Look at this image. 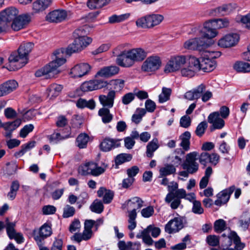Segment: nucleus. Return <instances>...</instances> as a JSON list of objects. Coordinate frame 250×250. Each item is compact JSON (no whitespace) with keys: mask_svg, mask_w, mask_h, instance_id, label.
Returning <instances> with one entry per match:
<instances>
[{"mask_svg":"<svg viewBox=\"0 0 250 250\" xmlns=\"http://www.w3.org/2000/svg\"><path fill=\"white\" fill-rule=\"evenodd\" d=\"M88 26L85 25L75 30L73 32L75 40L64 50V54L70 56L72 53L81 51L92 42V39L86 36L88 31Z\"/></svg>","mask_w":250,"mask_h":250,"instance_id":"nucleus-1","label":"nucleus"},{"mask_svg":"<svg viewBox=\"0 0 250 250\" xmlns=\"http://www.w3.org/2000/svg\"><path fill=\"white\" fill-rule=\"evenodd\" d=\"M64 50L58 49L54 52L56 58L42 69L37 71L35 73L36 77H39L44 75H48L49 77H54L58 74L60 71L58 67L66 62V59L63 57Z\"/></svg>","mask_w":250,"mask_h":250,"instance_id":"nucleus-2","label":"nucleus"},{"mask_svg":"<svg viewBox=\"0 0 250 250\" xmlns=\"http://www.w3.org/2000/svg\"><path fill=\"white\" fill-rule=\"evenodd\" d=\"M229 25V21L226 18L211 20L205 22L201 31V35L208 39L214 38L217 34L216 28L227 27Z\"/></svg>","mask_w":250,"mask_h":250,"instance_id":"nucleus-3","label":"nucleus"},{"mask_svg":"<svg viewBox=\"0 0 250 250\" xmlns=\"http://www.w3.org/2000/svg\"><path fill=\"white\" fill-rule=\"evenodd\" d=\"M33 46L34 44L32 42L21 44L18 50V52H12L9 57V62H16L21 61V65L20 67L24 66L27 62L28 54L32 50Z\"/></svg>","mask_w":250,"mask_h":250,"instance_id":"nucleus-4","label":"nucleus"},{"mask_svg":"<svg viewBox=\"0 0 250 250\" xmlns=\"http://www.w3.org/2000/svg\"><path fill=\"white\" fill-rule=\"evenodd\" d=\"M201 30L202 29L199 30L198 34L199 37L190 39L184 42V48L191 50L202 51L208 47V44L205 39H208L201 35Z\"/></svg>","mask_w":250,"mask_h":250,"instance_id":"nucleus-5","label":"nucleus"},{"mask_svg":"<svg viewBox=\"0 0 250 250\" xmlns=\"http://www.w3.org/2000/svg\"><path fill=\"white\" fill-rule=\"evenodd\" d=\"M197 153L195 151L187 154L186 160L182 165L183 168L187 170L190 174L196 172L199 168V165L196 162Z\"/></svg>","mask_w":250,"mask_h":250,"instance_id":"nucleus-6","label":"nucleus"},{"mask_svg":"<svg viewBox=\"0 0 250 250\" xmlns=\"http://www.w3.org/2000/svg\"><path fill=\"white\" fill-rule=\"evenodd\" d=\"M185 56H177L172 57L166 64L165 68L166 73H170L179 70L186 62Z\"/></svg>","mask_w":250,"mask_h":250,"instance_id":"nucleus-7","label":"nucleus"},{"mask_svg":"<svg viewBox=\"0 0 250 250\" xmlns=\"http://www.w3.org/2000/svg\"><path fill=\"white\" fill-rule=\"evenodd\" d=\"M185 218L178 215L169 221L165 226V231L169 234L178 232L184 226Z\"/></svg>","mask_w":250,"mask_h":250,"instance_id":"nucleus-8","label":"nucleus"},{"mask_svg":"<svg viewBox=\"0 0 250 250\" xmlns=\"http://www.w3.org/2000/svg\"><path fill=\"white\" fill-rule=\"evenodd\" d=\"M161 62L157 56L148 57L142 65V70L144 72H153L158 69L161 65Z\"/></svg>","mask_w":250,"mask_h":250,"instance_id":"nucleus-9","label":"nucleus"},{"mask_svg":"<svg viewBox=\"0 0 250 250\" xmlns=\"http://www.w3.org/2000/svg\"><path fill=\"white\" fill-rule=\"evenodd\" d=\"M52 234V229L47 224H43L39 229V231L34 234V238L38 246L40 247L43 245V240L50 236Z\"/></svg>","mask_w":250,"mask_h":250,"instance_id":"nucleus-10","label":"nucleus"},{"mask_svg":"<svg viewBox=\"0 0 250 250\" xmlns=\"http://www.w3.org/2000/svg\"><path fill=\"white\" fill-rule=\"evenodd\" d=\"M108 84L107 81L95 80L85 82L82 83L81 89L83 92L93 91L106 87Z\"/></svg>","mask_w":250,"mask_h":250,"instance_id":"nucleus-11","label":"nucleus"},{"mask_svg":"<svg viewBox=\"0 0 250 250\" xmlns=\"http://www.w3.org/2000/svg\"><path fill=\"white\" fill-rule=\"evenodd\" d=\"M208 122L212 124L210 127V131L215 129H221L225 125V121L220 117L219 112H214L209 115L208 118Z\"/></svg>","mask_w":250,"mask_h":250,"instance_id":"nucleus-12","label":"nucleus"},{"mask_svg":"<svg viewBox=\"0 0 250 250\" xmlns=\"http://www.w3.org/2000/svg\"><path fill=\"white\" fill-rule=\"evenodd\" d=\"M239 40V35L237 34H227L218 41L219 46L223 48L230 47L235 45Z\"/></svg>","mask_w":250,"mask_h":250,"instance_id":"nucleus-13","label":"nucleus"},{"mask_svg":"<svg viewBox=\"0 0 250 250\" xmlns=\"http://www.w3.org/2000/svg\"><path fill=\"white\" fill-rule=\"evenodd\" d=\"M18 14V10L14 7L8 8L0 13V21L2 24L7 25V22L13 21Z\"/></svg>","mask_w":250,"mask_h":250,"instance_id":"nucleus-14","label":"nucleus"},{"mask_svg":"<svg viewBox=\"0 0 250 250\" xmlns=\"http://www.w3.org/2000/svg\"><path fill=\"white\" fill-rule=\"evenodd\" d=\"M30 21V17L27 15H21L16 17L12 21L11 28L14 31H19L26 27Z\"/></svg>","mask_w":250,"mask_h":250,"instance_id":"nucleus-15","label":"nucleus"},{"mask_svg":"<svg viewBox=\"0 0 250 250\" xmlns=\"http://www.w3.org/2000/svg\"><path fill=\"white\" fill-rule=\"evenodd\" d=\"M91 68V66L88 63H81L75 65L71 69V73L74 78H80L88 74Z\"/></svg>","mask_w":250,"mask_h":250,"instance_id":"nucleus-16","label":"nucleus"},{"mask_svg":"<svg viewBox=\"0 0 250 250\" xmlns=\"http://www.w3.org/2000/svg\"><path fill=\"white\" fill-rule=\"evenodd\" d=\"M234 190L235 187L233 186L219 193L217 195V199L215 201L214 204L218 206H221L222 205L227 203L229 199L230 195Z\"/></svg>","mask_w":250,"mask_h":250,"instance_id":"nucleus-17","label":"nucleus"},{"mask_svg":"<svg viewBox=\"0 0 250 250\" xmlns=\"http://www.w3.org/2000/svg\"><path fill=\"white\" fill-rule=\"evenodd\" d=\"M67 12L63 10H55L50 12L46 17V20L51 22L58 23L65 20Z\"/></svg>","mask_w":250,"mask_h":250,"instance_id":"nucleus-18","label":"nucleus"},{"mask_svg":"<svg viewBox=\"0 0 250 250\" xmlns=\"http://www.w3.org/2000/svg\"><path fill=\"white\" fill-rule=\"evenodd\" d=\"M119 141V140L106 137L101 143L100 145V149L104 152L109 151L120 146Z\"/></svg>","mask_w":250,"mask_h":250,"instance_id":"nucleus-19","label":"nucleus"},{"mask_svg":"<svg viewBox=\"0 0 250 250\" xmlns=\"http://www.w3.org/2000/svg\"><path fill=\"white\" fill-rule=\"evenodd\" d=\"M116 62L119 65L124 67H130L134 65L128 51H123L117 56Z\"/></svg>","mask_w":250,"mask_h":250,"instance_id":"nucleus-20","label":"nucleus"},{"mask_svg":"<svg viewBox=\"0 0 250 250\" xmlns=\"http://www.w3.org/2000/svg\"><path fill=\"white\" fill-rule=\"evenodd\" d=\"M115 96V91L110 90L107 95H100L99 97V101L103 107L110 108L113 106Z\"/></svg>","mask_w":250,"mask_h":250,"instance_id":"nucleus-21","label":"nucleus"},{"mask_svg":"<svg viewBox=\"0 0 250 250\" xmlns=\"http://www.w3.org/2000/svg\"><path fill=\"white\" fill-rule=\"evenodd\" d=\"M143 201L138 197H134L128 201L127 207H132V204L137 203L136 206L135 207V208L132 209V210L129 212V219L135 220L137 217L136 210L140 209L143 207Z\"/></svg>","mask_w":250,"mask_h":250,"instance_id":"nucleus-22","label":"nucleus"},{"mask_svg":"<svg viewBox=\"0 0 250 250\" xmlns=\"http://www.w3.org/2000/svg\"><path fill=\"white\" fill-rule=\"evenodd\" d=\"M120 68L116 65L105 66L101 68L96 74L97 76L102 77L109 78L119 73Z\"/></svg>","mask_w":250,"mask_h":250,"instance_id":"nucleus-23","label":"nucleus"},{"mask_svg":"<svg viewBox=\"0 0 250 250\" xmlns=\"http://www.w3.org/2000/svg\"><path fill=\"white\" fill-rule=\"evenodd\" d=\"M206 86L204 84H201L192 90L187 92L184 95L186 99L192 101L198 99L201 97V94L205 91Z\"/></svg>","mask_w":250,"mask_h":250,"instance_id":"nucleus-24","label":"nucleus"},{"mask_svg":"<svg viewBox=\"0 0 250 250\" xmlns=\"http://www.w3.org/2000/svg\"><path fill=\"white\" fill-rule=\"evenodd\" d=\"M128 52L134 64L135 62L142 61L146 57V52L140 48L131 49Z\"/></svg>","mask_w":250,"mask_h":250,"instance_id":"nucleus-25","label":"nucleus"},{"mask_svg":"<svg viewBox=\"0 0 250 250\" xmlns=\"http://www.w3.org/2000/svg\"><path fill=\"white\" fill-rule=\"evenodd\" d=\"M202 69L204 72H209L213 70L216 65V62L214 60H211L206 57L201 58V64Z\"/></svg>","mask_w":250,"mask_h":250,"instance_id":"nucleus-26","label":"nucleus"},{"mask_svg":"<svg viewBox=\"0 0 250 250\" xmlns=\"http://www.w3.org/2000/svg\"><path fill=\"white\" fill-rule=\"evenodd\" d=\"M52 0H37L33 3V9L36 12L42 11L51 5Z\"/></svg>","mask_w":250,"mask_h":250,"instance_id":"nucleus-27","label":"nucleus"},{"mask_svg":"<svg viewBox=\"0 0 250 250\" xmlns=\"http://www.w3.org/2000/svg\"><path fill=\"white\" fill-rule=\"evenodd\" d=\"M235 232H230L228 235L223 234L221 235L222 240L220 248L223 250H226L231 246L233 242V234Z\"/></svg>","mask_w":250,"mask_h":250,"instance_id":"nucleus-28","label":"nucleus"},{"mask_svg":"<svg viewBox=\"0 0 250 250\" xmlns=\"http://www.w3.org/2000/svg\"><path fill=\"white\" fill-rule=\"evenodd\" d=\"M234 9L232 5L230 3L223 4L221 6L218 7L214 9V11L216 15L224 16L230 13Z\"/></svg>","mask_w":250,"mask_h":250,"instance_id":"nucleus-29","label":"nucleus"},{"mask_svg":"<svg viewBox=\"0 0 250 250\" xmlns=\"http://www.w3.org/2000/svg\"><path fill=\"white\" fill-rule=\"evenodd\" d=\"M98 115L101 117L102 121L104 124L110 123L113 118V116L110 113L109 108L102 107L98 111Z\"/></svg>","mask_w":250,"mask_h":250,"instance_id":"nucleus-30","label":"nucleus"},{"mask_svg":"<svg viewBox=\"0 0 250 250\" xmlns=\"http://www.w3.org/2000/svg\"><path fill=\"white\" fill-rule=\"evenodd\" d=\"M148 28L158 25L163 20V17L159 14L147 15Z\"/></svg>","mask_w":250,"mask_h":250,"instance_id":"nucleus-31","label":"nucleus"},{"mask_svg":"<svg viewBox=\"0 0 250 250\" xmlns=\"http://www.w3.org/2000/svg\"><path fill=\"white\" fill-rule=\"evenodd\" d=\"M190 137L191 134L189 131L185 132L180 136V139L181 140L180 146L185 151H188L190 148Z\"/></svg>","mask_w":250,"mask_h":250,"instance_id":"nucleus-32","label":"nucleus"},{"mask_svg":"<svg viewBox=\"0 0 250 250\" xmlns=\"http://www.w3.org/2000/svg\"><path fill=\"white\" fill-rule=\"evenodd\" d=\"M148 229L149 228H146L142 230L137 234L136 237L138 239L142 238L144 243L147 245L151 246L153 244V240L148 233Z\"/></svg>","mask_w":250,"mask_h":250,"instance_id":"nucleus-33","label":"nucleus"},{"mask_svg":"<svg viewBox=\"0 0 250 250\" xmlns=\"http://www.w3.org/2000/svg\"><path fill=\"white\" fill-rule=\"evenodd\" d=\"M176 172V168L173 165L167 164L164 167H161L159 170L160 178L166 177L170 174H174Z\"/></svg>","mask_w":250,"mask_h":250,"instance_id":"nucleus-34","label":"nucleus"},{"mask_svg":"<svg viewBox=\"0 0 250 250\" xmlns=\"http://www.w3.org/2000/svg\"><path fill=\"white\" fill-rule=\"evenodd\" d=\"M76 105L79 108L87 107L90 109H94L95 107V102L93 99L87 101L85 99L80 98L77 102Z\"/></svg>","mask_w":250,"mask_h":250,"instance_id":"nucleus-35","label":"nucleus"},{"mask_svg":"<svg viewBox=\"0 0 250 250\" xmlns=\"http://www.w3.org/2000/svg\"><path fill=\"white\" fill-rule=\"evenodd\" d=\"M93 167H94V163H86L79 167L78 168V172L80 174L83 176L91 175Z\"/></svg>","mask_w":250,"mask_h":250,"instance_id":"nucleus-36","label":"nucleus"},{"mask_svg":"<svg viewBox=\"0 0 250 250\" xmlns=\"http://www.w3.org/2000/svg\"><path fill=\"white\" fill-rule=\"evenodd\" d=\"M158 141L157 138L153 139L146 146V154L147 157L151 158L153 155V152L158 148Z\"/></svg>","mask_w":250,"mask_h":250,"instance_id":"nucleus-37","label":"nucleus"},{"mask_svg":"<svg viewBox=\"0 0 250 250\" xmlns=\"http://www.w3.org/2000/svg\"><path fill=\"white\" fill-rule=\"evenodd\" d=\"M233 68L238 72H250V64L244 62H237L234 64Z\"/></svg>","mask_w":250,"mask_h":250,"instance_id":"nucleus-38","label":"nucleus"},{"mask_svg":"<svg viewBox=\"0 0 250 250\" xmlns=\"http://www.w3.org/2000/svg\"><path fill=\"white\" fill-rule=\"evenodd\" d=\"M35 144L36 142L35 141H32L22 145L21 146V150L15 153V156L16 157H20L22 156L27 151L33 148L35 146Z\"/></svg>","mask_w":250,"mask_h":250,"instance_id":"nucleus-39","label":"nucleus"},{"mask_svg":"<svg viewBox=\"0 0 250 250\" xmlns=\"http://www.w3.org/2000/svg\"><path fill=\"white\" fill-rule=\"evenodd\" d=\"M89 139V137L87 134L85 133L80 134L76 139L77 146L80 148H84L86 147Z\"/></svg>","mask_w":250,"mask_h":250,"instance_id":"nucleus-40","label":"nucleus"},{"mask_svg":"<svg viewBox=\"0 0 250 250\" xmlns=\"http://www.w3.org/2000/svg\"><path fill=\"white\" fill-rule=\"evenodd\" d=\"M178 185L177 183L172 182L170 183V185H168L167 188L169 193L167 195L165 198V202L167 203H170L172 201V196H173V193L178 188Z\"/></svg>","mask_w":250,"mask_h":250,"instance_id":"nucleus-41","label":"nucleus"},{"mask_svg":"<svg viewBox=\"0 0 250 250\" xmlns=\"http://www.w3.org/2000/svg\"><path fill=\"white\" fill-rule=\"evenodd\" d=\"M62 89V85L53 83L47 88L48 95L51 97H57L61 92Z\"/></svg>","mask_w":250,"mask_h":250,"instance_id":"nucleus-42","label":"nucleus"},{"mask_svg":"<svg viewBox=\"0 0 250 250\" xmlns=\"http://www.w3.org/2000/svg\"><path fill=\"white\" fill-rule=\"evenodd\" d=\"M201 59L199 60L194 56L190 57L188 59V66L197 72L201 70Z\"/></svg>","mask_w":250,"mask_h":250,"instance_id":"nucleus-43","label":"nucleus"},{"mask_svg":"<svg viewBox=\"0 0 250 250\" xmlns=\"http://www.w3.org/2000/svg\"><path fill=\"white\" fill-rule=\"evenodd\" d=\"M240 226L247 229H248L250 223V214L248 212H244L239 221Z\"/></svg>","mask_w":250,"mask_h":250,"instance_id":"nucleus-44","label":"nucleus"},{"mask_svg":"<svg viewBox=\"0 0 250 250\" xmlns=\"http://www.w3.org/2000/svg\"><path fill=\"white\" fill-rule=\"evenodd\" d=\"M132 156L130 154L122 153L118 155L115 158V164L117 165H121L126 162L130 161Z\"/></svg>","mask_w":250,"mask_h":250,"instance_id":"nucleus-45","label":"nucleus"},{"mask_svg":"<svg viewBox=\"0 0 250 250\" xmlns=\"http://www.w3.org/2000/svg\"><path fill=\"white\" fill-rule=\"evenodd\" d=\"M19 187L20 185L18 181H15L12 183L10 187V190L7 194V196L10 200H13L15 198L17 192L19 190Z\"/></svg>","mask_w":250,"mask_h":250,"instance_id":"nucleus-46","label":"nucleus"},{"mask_svg":"<svg viewBox=\"0 0 250 250\" xmlns=\"http://www.w3.org/2000/svg\"><path fill=\"white\" fill-rule=\"evenodd\" d=\"M136 113L132 116V121L136 124H138L142 120L143 117L146 114V111L144 108H138Z\"/></svg>","mask_w":250,"mask_h":250,"instance_id":"nucleus-47","label":"nucleus"},{"mask_svg":"<svg viewBox=\"0 0 250 250\" xmlns=\"http://www.w3.org/2000/svg\"><path fill=\"white\" fill-rule=\"evenodd\" d=\"M104 205L101 201L98 200H95L90 207V208L92 212L101 213L104 210Z\"/></svg>","mask_w":250,"mask_h":250,"instance_id":"nucleus-48","label":"nucleus"},{"mask_svg":"<svg viewBox=\"0 0 250 250\" xmlns=\"http://www.w3.org/2000/svg\"><path fill=\"white\" fill-rule=\"evenodd\" d=\"M63 241L61 239H56L53 243V245L49 250L46 247L41 246L40 250H62Z\"/></svg>","mask_w":250,"mask_h":250,"instance_id":"nucleus-49","label":"nucleus"},{"mask_svg":"<svg viewBox=\"0 0 250 250\" xmlns=\"http://www.w3.org/2000/svg\"><path fill=\"white\" fill-rule=\"evenodd\" d=\"M171 93V90L170 88L163 87L162 92L159 96V102L160 103H163L169 99V97Z\"/></svg>","mask_w":250,"mask_h":250,"instance_id":"nucleus-50","label":"nucleus"},{"mask_svg":"<svg viewBox=\"0 0 250 250\" xmlns=\"http://www.w3.org/2000/svg\"><path fill=\"white\" fill-rule=\"evenodd\" d=\"M21 124V119H18L12 122L4 124V128L7 131H12L16 129Z\"/></svg>","mask_w":250,"mask_h":250,"instance_id":"nucleus-51","label":"nucleus"},{"mask_svg":"<svg viewBox=\"0 0 250 250\" xmlns=\"http://www.w3.org/2000/svg\"><path fill=\"white\" fill-rule=\"evenodd\" d=\"M129 16V14H122L121 15H114L109 18V22L114 23L120 22L127 19Z\"/></svg>","mask_w":250,"mask_h":250,"instance_id":"nucleus-52","label":"nucleus"},{"mask_svg":"<svg viewBox=\"0 0 250 250\" xmlns=\"http://www.w3.org/2000/svg\"><path fill=\"white\" fill-rule=\"evenodd\" d=\"M208 127V124L206 121H203L198 124L195 131L196 135L201 137L205 133Z\"/></svg>","mask_w":250,"mask_h":250,"instance_id":"nucleus-53","label":"nucleus"},{"mask_svg":"<svg viewBox=\"0 0 250 250\" xmlns=\"http://www.w3.org/2000/svg\"><path fill=\"white\" fill-rule=\"evenodd\" d=\"M3 85H4L5 90L8 94L14 90L16 89L18 84L16 81L10 80L3 83Z\"/></svg>","mask_w":250,"mask_h":250,"instance_id":"nucleus-54","label":"nucleus"},{"mask_svg":"<svg viewBox=\"0 0 250 250\" xmlns=\"http://www.w3.org/2000/svg\"><path fill=\"white\" fill-rule=\"evenodd\" d=\"M227 228L226 223L223 219L216 220L214 224V229L216 232H221Z\"/></svg>","mask_w":250,"mask_h":250,"instance_id":"nucleus-55","label":"nucleus"},{"mask_svg":"<svg viewBox=\"0 0 250 250\" xmlns=\"http://www.w3.org/2000/svg\"><path fill=\"white\" fill-rule=\"evenodd\" d=\"M193 207L192 211L196 214H202L204 213V208L199 201L194 200L192 202Z\"/></svg>","mask_w":250,"mask_h":250,"instance_id":"nucleus-56","label":"nucleus"},{"mask_svg":"<svg viewBox=\"0 0 250 250\" xmlns=\"http://www.w3.org/2000/svg\"><path fill=\"white\" fill-rule=\"evenodd\" d=\"M110 83L113 86L114 89L120 91L125 86V81L121 79L112 80L110 82Z\"/></svg>","mask_w":250,"mask_h":250,"instance_id":"nucleus-57","label":"nucleus"},{"mask_svg":"<svg viewBox=\"0 0 250 250\" xmlns=\"http://www.w3.org/2000/svg\"><path fill=\"white\" fill-rule=\"evenodd\" d=\"M75 212V209L74 207L67 205L63 210L62 216L63 218H68L74 215Z\"/></svg>","mask_w":250,"mask_h":250,"instance_id":"nucleus-58","label":"nucleus"},{"mask_svg":"<svg viewBox=\"0 0 250 250\" xmlns=\"http://www.w3.org/2000/svg\"><path fill=\"white\" fill-rule=\"evenodd\" d=\"M206 241L211 246L215 247L219 244V239L215 235H210L207 237Z\"/></svg>","mask_w":250,"mask_h":250,"instance_id":"nucleus-59","label":"nucleus"},{"mask_svg":"<svg viewBox=\"0 0 250 250\" xmlns=\"http://www.w3.org/2000/svg\"><path fill=\"white\" fill-rule=\"evenodd\" d=\"M34 129V125L32 124L25 125L20 131V135L22 138H25Z\"/></svg>","mask_w":250,"mask_h":250,"instance_id":"nucleus-60","label":"nucleus"},{"mask_svg":"<svg viewBox=\"0 0 250 250\" xmlns=\"http://www.w3.org/2000/svg\"><path fill=\"white\" fill-rule=\"evenodd\" d=\"M233 243L236 250H242L245 246L244 243L241 242L240 238L236 233L233 234Z\"/></svg>","mask_w":250,"mask_h":250,"instance_id":"nucleus-61","label":"nucleus"},{"mask_svg":"<svg viewBox=\"0 0 250 250\" xmlns=\"http://www.w3.org/2000/svg\"><path fill=\"white\" fill-rule=\"evenodd\" d=\"M16 223H8L7 226H6L7 234L10 239H11L13 235L16 233L15 229Z\"/></svg>","mask_w":250,"mask_h":250,"instance_id":"nucleus-62","label":"nucleus"},{"mask_svg":"<svg viewBox=\"0 0 250 250\" xmlns=\"http://www.w3.org/2000/svg\"><path fill=\"white\" fill-rule=\"evenodd\" d=\"M137 27L143 28H148L147 16L141 17L136 21Z\"/></svg>","mask_w":250,"mask_h":250,"instance_id":"nucleus-63","label":"nucleus"},{"mask_svg":"<svg viewBox=\"0 0 250 250\" xmlns=\"http://www.w3.org/2000/svg\"><path fill=\"white\" fill-rule=\"evenodd\" d=\"M135 98V94L132 93L125 94L122 99V103L125 105L130 104Z\"/></svg>","mask_w":250,"mask_h":250,"instance_id":"nucleus-64","label":"nucleus"}]
</instances>
